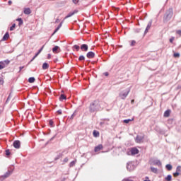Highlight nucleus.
<instances>
[{"mask_svg": "<svg viewBox=\"0 0 181 181\" xmlns=\"http://www.w3.org/2000/svg\"><path fill=\"white\" fill-rule=\"evenodd\" d=\"M134 32L135 33H139L141 32V28L134 29Z\"/></svg>", "mask_w": 181, "mask_h": 181, "instance_id": "obj_43", "label": "nucleus"}, {"mask_svg": "<svg viewBox=\"0 0 181 181\" xmlns=\"http://www.w3.org/2000/svg\"><path fill=\"white\" fill-rule=\"evenodd\" d=\"M37 57L36 55H35L32 59L28 62V64H30L31 62H33V60H35Z\"/></svg>", "mask_w": 181, "mask_h": 181, "instance_id": "obj_42", "label": "nucleus"}, {"mask_svg": "<svg viewBox=\"0 0 181 181\" xmlns=\"http://www.w3.org/2000/svg\"><path fill=\"white\" fill-rule=\"evenodd\" d=\"M180 175V173L176 172L173 173V176L175 177H177V176H179Z\"/></svg>", "mask_w": 181, "mask_h": 181, "instance_id": "obj_40", "label": "nucleus"}, {"mask_svg": "<svg viewBox=\"0 0 181 181\" xmlns=\"http://www.w3.org/2000/svg\"><path fill=\"white\" fill-rule=\"evenodd\" d=\"M136 43V40H132L130 45L131 46H135V44Z\"/></svg>", "mask_w": 181, "mask_h": 181, "instance_id": "obj_41", "label": "nucleus"}, {"mask_svg": "<svg viewBox=\"0 0 181 181\" xmlns=\"http://www.w3.org/2000/svg\"><path fill=\"white\" fill-rule=\"evenodd\" d=\"M151 26H152V20H150V21L148 23L144 31V35H146V33L149 31V29H151Z\"/></svg>", "mask_w": 181, "mask_h": 181, "instance_id": "obj_11", "label": "nucleus"}, {"mask_svg": "<svg viewBox=\"0 0 181 181\" xmlns=\"http://www.w3.org/2000/svg\"><path fill=\"white\" fill-rule=\"evenodd\" d=\"M103 124H104V122H100V125H103Z\"/></svg>", "mask_w": 181, "mask_h": 181, "instance_id": "obj_64", "label": "nucleus"}, {"mask_svg": "<svg viewBox=\"0 0 181 181\" xmlns=\"http://www.w3.org/2000/svg\"><path fill=\"white\" fill-rule=\"evenodd\" d=\"M24 13L25 15H30L32 13V11L30 10V8H25L24 9Z\"/></svg>", "mask_w": 181, "mask_h": 181, "instance_id": "obj_16", "label": "nucleus"}, {"mask_svg": "<svg viewBox=\"0 0 181 181\" xmlns=\"http://www.w3.org/2000/svg\"><path fill=\"white\" fill-rule=\"evenodd\" d=\"M76 160H73L69 163V168H73V166H74V165H76Z\"/></svg>", "mask_w": 181, "mask_h": 181, "instance_id": "obj_33", "label": "nucleus"}, {"mask_svg": "<svg viewBox=\"0 0 181 181\" xmlns=\"http://www.w3.org/2000/svg\"><path fill=\"white\" fill-rule=\"evenodd\" d=\"M151 172H153V173H158V168H155V167H151Z\"/></svg>", "mask_w": 181, "mask_h": 181, "instance_id": "obj_23", "label": "nucleus"}, {"mask_svg": "<svg viewBox=\"0 0 181 181\" xmlns=\"http://www.w3.org/2000/svg\"><path fill=\"white\" fill-rule=\"evenodd\" d=\"M173 40H175V37L170 38V43H173Z\"/></svg>", "mask_w": 181, "mask_h": 181, "instance_id": "obj_46", "label": "nucleus"}, {"mask_svg": "<svg viewBox=\"0 0 181 181\" xmlns=\"http://www.w3.org/2000/svg\"><path fill=\"white\" fill-rule=\"evenodd\" d=\"M74 49H76V52H78V50H80V46L75 45L73 46Z\"/></svg>", "mask_w": 181, "mask_h": 181, "instance_id": "obj_34", "label": "nucleus"}, {"mask_svg": "<svg viewBox=\"0 0 181 181\" xmlns=\"http://www.w3.org/2000/svg\"><path fill=\"white\" fill-rule=\"evenodd\" d=\"M63 26V21H62L59 25L58 27L62 28Z\"/></svg>", "mask_w": 181, "mask_h": 181, "instance_id": "obj_52", "label": "nucleus"}, {"mask_svg": "<svg viewBox=\"0 0 181 181\" xmlns=\"http://www.w3.org/2000/svg\"><path fill=\"white\" fill-rule=\"evenodd\" d=\"M176 172H177L178 173H180L181 172V166L178 165L176 168Z\"/></svg>", "mask_w": 181, "mask_h": 181, "instance_id": "obj_37", "label": "nucleus"}, {"mask_svg": "<svg viewBox=\"0 0 181 181\" xmlns=\"http://www.w3.org/2000/svg\"><path fill=\"white\" fill-rule=\"evenodd\" d=\"M142 139H144V136H136V140L137 141V142H141Z\"/></svg>", "mask_w": 181, "mask_h": 181, "instance_id": "obj_22", "label": "nucleus"}, {"mask_svg": "<svg viewBox=\"0 0 181 181\" xmlns=\"http://www.w3.org/2000/svg\"><path fill=\"white\" fill-rule=\"evenodd\" d=\"M64 162H65V163L69 162V158H65L64 159Z\"/></svg>", "mask_w": 181, "mask_h": 181, "instance_id": "obj_53", "label": "nucleus"}, {"mask_svg": "<svg viewBox=\"0 0 181 181\" xmlns=\"http://www.w3.org/2000/svg\"><path fill=\"white\" fill-rule=\"evenodd\" d=\"M12 172H13V168L11 170H8L3 175L0 177L1 180H4V179H6V177H9V176L12 175Z\"/></svg>", "mask_w": 181, "mask_h": 181, "instance_id": "obj_4", "label": "nucleus"}, {"mask_svg": "<svg viewBox=\"0 0 181 181\" xmlns=\"http://www.w3.org/2000/svg\"><path fill=\"white\" fill-rule=\"evenodd\" d=\"M131 92V88H127V89L121 91L119 93V97L121 98V100H125L127 97H128V94Z\"/></svg>", "mask_w": 181, "mask_h": 181, "instance_id": "obj_3", "label": "nucleus"}, {"mask_svg": "<svg viewBox=\"0 0 181 181\" xmlns=\"http://www.w3.org/2000/svg\"><path fill=\"white\" fill-rule=\"evenodd\" d=\"M76 115V110L74 111V112L71 115V117H70V119H73L74 118Z\"/></svg>", "mask_w": 181, "mask_h": 181, "instance_id": "obj_44", "label": "nucleus"}, {"mask_svg": "<svg viewBox=\"0 0 181 181\" xmlns=\"http://www.w3.org/2000/svg\"><path fill=\"white\" fill-rule=\"evenodd\" d=\"M53 53H59L60 52V47L56 45L52 48Z\"/></svg>", "mask_w": 181, "mask_h": 181, "instance_id": "obj_15", "label": "nucleus"}, {"mask_svg": "<svg viewBox=\"0 0 181 181\" xmlns=\"http://www.w3.org/2000/svg\"><path fill=\"white\" fill-rule=\"evenodd\" d=\"M173 16V8H170L168 10H166L163 16V23H168V22H169V21L172 19Z\"/></svg>", "mask_w": 181, "mask_h": 181, "instance_id": "obj_1", "label": "nucleus"}, {"mask_svg": "<svg viewBox=\"0 0 181 181\" xmlns=\"http://www.w3.org/2000/svg\"><path fill=\"white\" fill-rule=\"evenodd\" d=\"M8 4V5H12V1L9 0Z\"/></svg>", "mask_w": 181, "mask_h": 181, "instance_id": "obj_56", "label": "nucleus"}, {"mask_svg": "<svg viewBox=\"0 0 181 181\" xmlns=\"http://www.w3.org/2000/svg\"><path fill=\"white\" fill-rule=\"evenodd\" d=\"M35 77H30L29 78H28V83H33L34 81H35Z\"/></svg>", "mask_w": 181, "mask_h": 181, "instance_id": "obj_30", "label": "nucleus"}, {"mask_svg": "<svg viewBox=\"0 0 181 181\" xmlns=\"http://www.w3.org/2000/svg\"><path fill=\"white\" fill-rule=\"evenodd\" d=\"M177 35H179V36H181V30H178L176 31Z\"/></svg>", "mask_w": 181, "mask_h": 181, "instance_id": "obj_48", "label": "nucleus"}, {"mask_svg": "<svg viewBox=\"0 0 181 181\" xmlns=\"http://www.w3.org/2000/svg\"><path fill=\"white\" fill-rule=\"evenodd\" d=\"M17 22H18V26H22L23 25V20L22 18H18L16 19Z\"/></svg>", "mask_w": 181, "mask_h": 181, "instance_id": "obj_19", "label": "nucleus"}, {"mask_svg": "<svg viewBox=\"0 0 181 181\" xmlns=\"http://www.w3.org/2000/svg\"><path fill=\"white\" fill-rule=\"evenodd\" d=\"M6 156H11V151L9 149L6 150Z\"/></svg>", "mask_w": 181, "mask_h": 181, "instance_id": "obj_35", "label": "nucleus"}, {"mask_svg": "<svg viewBox=\"0 0 181 181\" xmlns=\"http://www.w3.org/2000/svg\"><path fill=\"white\" fill-rule=\"evenodd\" d=\"M78 60H79V62H84V60H86V57L83 55H81L78 57Z\"/></svg>", "mask_w": 181, "mask_h": 181, "instance_id": "obj_31", "label": "nucleus"}, {"mask_svg": "<svg viewBox=\"0 0 181 181\" xmlns=\"http://www.w3.org/2000/svg\"><path fill=\"white\" fill-rule=\"evenodd\" d=\"M93 135L95 138H98V136H100V132L97 130H94L93 132Z\"/></svg>", "mask_w": 181, "mask_h": 181, "instance_id": "obj_18", "label": "nucleus"}, {"mask_svg": "<svg viewBox=\"0 0 181 181\" xmlns=\"http://www.w3.org/2000/svg\"><path fill=\"white\" fill-rule=\"evenodd\" d=\"M62 100H66V95L61 94L59 96V101H62Z\"/></svg>", "mask_w": 181, "mask_h": 181, "instance_id": "obj_28", "label": "nucleus"}, {"mask_svg": "<svg viewBox=\"0 0 181 181\" xmlns=\"http://www.w3.org/2000/svg\"><path fill=\"white\" fill-rule=\"evenodd\" d=\"M131 103H132V104H134V103H135V100H132Z\"/></svg>", "mask_w": 181, "mask_h": 181, "instance_id": "obj_58", "label": "nucleus"}, {"mask_svg": "<svg viewBox=\"0 0 181 181\" xmlns=\"http://www.w3.org/2000/svg\"><path fill=\"white\" fill-rule=\"evenodd\" d=\"M8 39H9V33L6 32L2 37V40L5 41L8 40Z\"/></svg>", "mask_w": 181, "mask_h": 181, "instance_id": "obj_17", "label": "nucleus"}, {"mask_svg": "<svg viewBox=\"0 0 181 181\" xmlns=\"http://www.w3.org/2000/svg\"><path fill=\"white\" fill-rule=\"evenodd\" d=\"M173 166H172V165H170V164H167L166 165H165V168L167 169V170H171L172 169H173Z\"/></svg>", "mask_w": 181, "mask_h": 181, "instance_id": "obj_26", "label": "nucleus"}, {"mask_svg": "<svg viewBox=\"0 0 181 181\" xmlns=\"http://www.w3.org/2000/svg\"><path fill=\"white\" fill-rule=\"evenodd\" d=\"M54 137H55V136H54L53 137H52V138L50 139V141H53V140L54 139Z\"/></svg>", "mask_w": 181, "mask_h": 181, "instance_id": "obj_57", "label": "nucleus"}, {"mask_svg": "<svg viewBox=\"0 0 181 181\" xmlns=\"http://www.w3.org/2000/svg\"><path fill=\"white\" fill-rule=\"evenodd\" d=\"M73 4L77 5V3L79 2V0H72Z\"/></svg>", "mask_w": 181, "mask_h": 181, "instance_id": "obj_47", "label": "nucleus"}, {"mask_svg": "<svg viewBox=\"0 0 181 181\" xmlns=\"http://www.w3.org/2000/svg\"><path fill=\"white\" fill-rule=\"evenodd\" d=\"M11 63V61L9 59H6L4 61L0 62V70H2V69H5L8 64Z\"/></svg>", "mask_w": 181, "mask_h": 181, "instance_id": "obj_5", "label": "nucleus"}, {"mask_svg": "<svg viewBox=\"0 0 181 181\" xmlns=\"http://www.w3.org/2000/svg\"><path fill=\"white\" fill-rule=\"evenodd\" d=\"M60 22V20L59 18H57L55 21V23H59Z\"/></svg>", "mask_w": 181, "mask_h": 181, "instance_id": "obj_54", "label": "nucleus"}, {"mask_svg": "<svg viewBox=\"0 0 181 181\" xmlns=\"http://www.w3.org/2000/svg\"><path fill=\"white\" fill-rule=\"evenodd\" d=\"M76 13H78V10L75 9L73 11L69 12L64 18V19H69V18H71L74 15H76Z\"/></svg>", "mask_w": 181, "mask_h": 181, "instance_id": "obj_8", "label": "nucleus"}, {"mask_svg": "<svg viewBox=\"0 0 181 181\" xmlns=\"http://www.w3.org/2000/svg\"><path fill=\"white\" fill-rule=\"evenodd\" d=\"M57 28L58 29V30H59L60 29V27H59V25L57 27Z\"/></svg>", "mask_w": 181, "mask_h": 181, "instance_id": "obj_62", "label": "nucleus"}, {"mask_svg": "<svg viewBox=\"0 0 181 181\" xmlns=\"http://www.w3.org/2000/svg\"><path fill=\"white\" fill-rule=\"evenodd\" d=\"M127 169L129 172H132L135 169V164L133 162L127 163Z\"/></svg>", "mask_w": 181, "mask_h": 181, "instance_id": "obj_7", "label": "nucleus"}, {"mask_svg": "<svg viewBox=\"0 0 181 181\" xmlns=\"http://www.w3.org/2000/svg\"><path fill=\"white\" fill-rule=\"evenodd\" d=\"M103 144H99L95 147L94 151L100 152V151H101V149H103Z\"/></svg>", "mask_w": 181, "mask_h": 181, "instance_id": "obj_14", "label": "nucleus"}, {"mask_svg": "<svg viewBox=\"0 0 181 181\" xmlns=\"http://www.w3.org/2000/svg\"><path fill=\"white\" fill-rule=\"evenodd\" d=\"M86 57H88V59H94V57H95V53L90 51L86 54Z\"/></svg>", "mask_w": 181, "mask_h": 181, "instance_id": "obj_10", "label": "nucleus"}, {"mask_svg": "<svg viewBox=\"0 0 181 181\" xmlns=\"http://www.w3.org/2000/svg\"><path fill=\"white\" fill-rule=\"evenodd\" d=\"M47 69H49V64H47V62L43 63L42 69L43 70H47Z\"/></svg>", "mask_w": 181, "mask_h": 181, "instance_id": "obj_20", "label": "nucleus"}, {"mask_svg": "<svg viewBox=\"0 0 181 181\" xmlns=\"http://www.w3.org/2000/svg\"><path fill=\"white\" fill-rule=\"evenodd\" d=\"M174 57H180V54L179 52H175L173 54Z\"/></svg>", "mask_w": 181, "mask_h": 181, "instance_id": "obj_38", "label": "nucleus"}, {"mask_svg": "<svg viewBox=\"0 0 181 181\" xmlns=\"http://www.w3.org/2000/svg\"><path fill=\"white\" fill-rule=\"evenodd\" d=\"M57 28L58 29V30H59L60 29V27H59V25L57 27Z\"/></svg>", "mask_w": 181, "mask_h": 181, "instance_id": "obj_61", "label": "nucleus"}, {"mask_svg": "<svg viewBox=\"0 0 181 181\" xmlns=\"http://www.w3.org/2000/svg\"><path fill=\"white\" fill-rule=\"evenodd\" d=\"M101 110V106L100 105V101L94 100L90 104L89 111L90 112H95V111H100Z\"/></svg>", "mask_w": 181, "mask_h": 181, "instance_id": "obj_2", "label": "nucleus"}, {"mask_svg": "<svg viewBox=\"0 0 181 181\" xmlns=\"http://www.w3.org/2000/svg\"><path fill=\"white\" fill-rule=\"evenodd\" d=\"M13 146L16 148V149H19V148H21V141L15 140L13 143Z\"/></svg>", "mask_w": 181, "mask_h": 181, "instance_id": "obj_9", "label": "nucleus"}, {"mask_svg": "<svg viewBox=\"0 0 181 181\" xmlns=\"http://www.w3.org/2000/svg\"><path fill=\"white\" fill-rule=\"evenodd\" d=\"M0 84H4V78L0 77Z\"/></svg>", "mask_w": 181, "mask_h": 181, "instance_id": "obj_49", "label": "nucleus"}, {"mask_svg": "<svg viewBox=\"0 0 181 181\" xmlns=\"http://www.w3.org/2000/svg\"><path fill=\"white\" fill-rule=\"evenodd\" d=\"M138 153H139V150H138V148H132L131 149V154L132 155H138Z\"/></svg>", "mask_w": 181, "mask_h": 181, "instance_id": "obj_13", "label": "nucleus"}, {"mask_svg": "<svg viewBox=\"0 0 181 181\" xmlns=\"http://www.w3.org/2000/svg\"><path fill=\"white\" fill-rule=\"evenodd\" d=\"M165 180L166 181H172V175H168L165 177Z\"/></svg>", "mask_w": 181, "mask_h": 181, "instance_id": "obj_29", "label": "nucleus"}, {"mask_svg": "<svg viewBox=\"0 0 181 181\" xmlns=\"http://www.w3.org/2000/svg\"><path fill=\"white\" fill-rule=\"evenodd\" d=\"M131 121H134V118L126 119L123 120V122H124V124H129V122H131Z\"/></svg>", "mask_w": 181, "mask_h": 181, "instance_id": "obj_24", "label": "nucleus"}, {"mask_svg": "<svg viewBox=\"0 0 181 181\" xmlns=\"http://www.w3.org/2000/svg\"><path fill=\"white\" fill-rule=\"evenodd\" d=\"M24 68H25L24 66H20V67H19V72L22 71V70H23Z\"/></svg>", "mask_w": 181, "mask_h": 181, "instance_id": "obj_51", "label": "nucleus"}, {"mask_svg": "<svg viewBox=\"0 0 181 181\" xmlns=\"http://www.w3.org/2000/svg\"><path fill=\"white\" fill-rule=\"evenodd\" d=\"M57 112H58V114H59V115H62L63 111H62V110H57Z\"/></svg>", "mask_w": 181, "mask_h": 181, "instance_id": "obj_50", "label": "nucleus"}, {"mask_svg": "<svg viewBox=\"0 0 181 181\" xmlns=\"http://www.w3.org/2000/svg\"><path fill=\"white\" fill-rule=\"evenodd\" d=\"M49 124L50 125V127H52L53 128V127H54V122H53V120L50 119L49 122Z\"/></svg>", "mask_w": 181, "mask_h": 181, "instance_id": "obj_36", "label": "nucleus"}, {"mask_svg": "<svg viewBox=\"0 0 181 181\" xmlns=\"http://www.w3.org/2000/svg\"><path fill=\"white\" fill-rule=\"evenodd\" d=\"M45 47V45H43L39 50L38 52L35 54V56H38V54H40L42 53V51L43 50V48Z\"/></svg>", "mask_w": 181, "mask_h": 181, "instance_id": "obj_27", "label": "nucleus"}, {"mask_svg": "<svg viewBox=\"0 0 181 181\" xmlns=\"http://www.w3.org/2000/svg\"><path fill=\"white\" fill-rule=\"evenodd\" d=\"M11 98H12V93H10L6 100V104H8V103H9V101H11Z\"/></svg>", "mask_w": 181, "mask_h": 181, "instance_id": "obj_25", "label": "nucleus"}, {"mask_svg": "<svg viewBox=\"0 0 181 181\" xmlns=\"http://www.w3.org/2000/svg\"><path fill=\"white\" fill-rule=\"evenodd\" d=\"M63 156V154L62 153H59V155L54 158V160H59V158Z\"/></svg>", "mask_w": 181, "mask_h": 181, "instance_id": "obj_32", "label": "nucleus"}, {"mask_svg": "<svg viewBox=\"0 0 181 181\" xmlns=\"http://www.w3.org/2000/svg\"><path fill=\"white\" fill-rule=\"evenodd\" d=\"M51 57H52V55L50 54H48L47 59H51Z\"/></svg>", "mask_w": 181, "mask_h": 181, "instance_id": "obj_55", "label": "nucleus"}, {"mask_svg": "<svg viewBox=\"0 0 181 181\" xmlns=\"http://www.w3.org/2000/svg\"><path fill=\"white\" fill-rule=\"evenodd\" d=\"M169 115H170V110H165L164 112V117H168Z\"/></svg>", "mask_w": 181, "mask_h": 181, "instance_id": "obj_21", "label": "nucleus"}, {"mask_svg": "<svg viewBox=\"0 0 181 181\" xmlns=\"http://www.w3.org/2000/svg\"><path fill=\"white\" fill-rule=\"evenodd\" d=\"M144 181H151V180H144Z\"/></svg>", "mask_w": 181, "mask_h": 181, "instance_id": "obj_60", "label": "nucleus"}, {"mask_svg": "<svg viewBox=\"0 0 181 181\" xmlns=\"http://www.w3.org/2000/svg\"><path fill=\"white\" fill-rule=\"evenodd\" d=\"M57 32H59V29H57V28H55V30H54L53 33L52 34V36H53V35L56 34Z\"/></svg>", "mask_w": 181, "mask_h": 181, "instance_id": "obj_45", "label": "nucleus"}, {"mask_svg": "<svg viewBox=\"0 0 181 181\" xmlns=\"http://www.w3.org/2000/svg\"><path fill=\"white\" fill-rule=\"evenodd\" d=\"M81 49L82 50V52H88V45L87 44L81 45Z\"/></svg>", "mask_w": 181, "mask_h": 181, "instance_id": "obj_12", "label": "nucleus"}, {"mask_svg": "<svg viewBox=\"0 0 181 181\" xmlns=\"http://www.w3.org/2000/svg\"><path fill=\"white\" fill-rule=\"evenodd\" d=\"M64 180H66V178H64L62 181H64Z\"/></svg>", "mask_w": 181, "mask_h": 181, "instance_id": "obj_63", "label": "nucleus"}, {"mask_svg": "<svg viewBox=\"0 0 181 181\" xmlns=\"http://www.w3.org/2000/svg\"><path fill=\"white\" fill-rule=\"evenodd\" d=\"M104 75L106 76H108V72H105V73L104 74Z\"/></svg>", "mask_w": 181, "mask_h": 181, "instance_id": "obj_59", "label": "nucleus"}, {"mask_svg": "<svg viewBox=\"0 0 181 181\" xmlns=\"http://www.w3.org/2000/svg\"><path fill=\"white\" fill-rule=\"evenodd\" d=\"M151 165H154L156 166H158L160 168L162 166V162H160V160L159 159H152L151 160Z\"/></svg>", "mask_w": 181, "mask_h": 181, "instance_id": "obj_6", "label": "nucleus"}, {"mask_svg": "<svg viewBox=\"0 0 181 181\" xmlns=\"http://www.w3.org/2000/svg\"><path fill=\"white\" fill-rule=\"evenodd\" d=\"M16 27V24L13 23L12 26L10 27V30L12 31Z\"/></svg>", "mask_w": 181, "mask_h": 181, "instance_id": "obj_39", "label": "nucleus"}]
</instances>
